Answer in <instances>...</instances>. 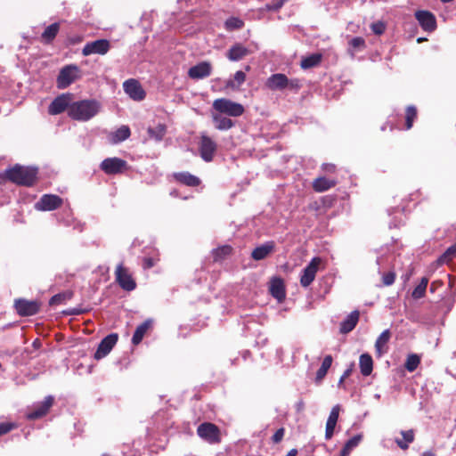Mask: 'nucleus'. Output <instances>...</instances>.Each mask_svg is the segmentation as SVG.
I'll return each mask as SVG.
<instances>
[{"instance_id": "49530a36", "label": "nucleus", "mask_w": 456, "mask_h": 456, "mask_svg": "<svg viewBox=\"0 0 456 456\" xmlns=\"http://www.w3.org/2000/svg\"><path fill=\"white\" fill-rule=\"evenodd\" d=\"M232 252V248L230 246H223L221 248H216L213 251L214 257L216 260L223 257L224 256L229 255Z\"/></svg>"}, {"instance_id": "79ce46f5", "label": "nucleus", "mask_w": 456, "mask_h": 456, "mask_svg": "<svg viewBox=\"0 0 456 456\" xmlns=\"http://www.w3.org/2000/svg\"><path fill=\"white\" fill-rule=\"evenodd\" d=\"M339 411H340L339 404H336L335 406H333L330 412V415L328 417L326 425H330V426L336 427L338 419V416H339Z\"/></svg>"}, {"instance_id": "ea45409f", "label": "nucleus", "mask_w": 456, "mask_h": 456, "mask_svg": "<svg viewBox=\"0 0 456 456\" xmlns=\"http://www.w3.org/2000/svg\"><path fill=\"white\" fill-rule=\"evenodd\" d=\"M417 117V110L414 106H408L406 109L405 115V126L406 129H410L412 126L413 121Z\"/></svg>"}, {"instance_id": "2f4dec72", "label": "nucleus", "mask_w": 456, "mask_h": 456, "mask_svg": "<svg viewBox=\"0 0 456 456\" xmlns=\"http://www.w3.org/2000/svg\"><path fill=\"white\" fill-rule=\"evenodd\" d=\"M390 338V331L389 330H385L381 332V334L378 337L375 342V350L379 357H380L384 353V347L387 344Z\"/></svg>"}, {"instance_id": "4be33fe9", "label": "nucleus", "mask_w": 456, "mask_h": 456, "mask_svg": "<svg viewBox=\"0 0 456 456\" xmlns=\"http://www.w3.org/2000/svg\"><path fill=\"white\" fill-rule=\"evenodd\" d=\"M359 316H360V313L358 310H354V311L351 312L344 319V321L340 323V328H339L340 333L346 334V333L352 331L355 328V326L359 321Z\"/></svg>"}, {"instance_id": "f8f14e48", "label": "nucleus", "mask_w": 456, "mask_h": 456, "mask_svg": "<svg viewBox=\"0 0 456 456\" xmlns=\"http://www.w3.org/2000/svg\"><path fill=\"white\" fill-rule=\"evenodd\" d=\"M73 102V95L71 94H62L51 102L48 107V112L51 115H58L63 112L67 108L69 109Z\"/></svg>"}, {"instance_id": "de8ad7c7", "label": "nucleus", "mask_w": 456, "mask_h": 456, "mask_svg": "<svg viewBox=\"0 0 456 456\" xmlns=\"http://www.w3.org/2000/svg\"><path fill=\"white\" fill-rule=\"evenodd\" d=\"M285 1L286 0H273L271 3L266 4V10L277 12L283 6Z\"/></svg>"}, {"instance_id": "4468645a", "label": "nucleus", "mask_w": 456, "mask_h": 456, "mask_svg": "<svg viewBox=\"0 0 456 456\" xmlns=\"http://www.w3.org/2000/svg\"><path fill=\"white\" fill-rule=\"evenodd\" d=\"M118 336L116 333H111L106 336L99 344L96 352L94 353V359L100 360L104 358L110 354L114 346L118 342Z\"/></svg>"}, {"instance_id": "864d4df0", "label": "nucleus", "mask_w": 456, "mask_h": 456, "mask_svg": "<svg viewBox=\"0 0 456 456\" xmlns=\"http://www.w3.org/2000/svg\"><path fill=\"white\" fill-rule=\"evenodd\" d=\"M284 436V429L279 428L273 436L272 440L273 443H279L282 440Z\"/></svg>"}, {"instance_id": "2eb2a0df", "label": "nucleus", "mask_w": 456, "mask_h": 456, "mask_svg": "<svg viewBox=\"0 0 456 456\" xmlns=\"http://www.w3.org/2000/svg\"><path fill=\"white\" fill-rule=\"evenodd\" d=\"M415 18L424 31L432 32L436 29V20L432 12L419 10L415 12Z\"/></svg>"}, {"instance_id": "c85d7f7f", "label": "nucleus", "mask_w": 456, "mask_h": 456, "mask_svg": "<svg viewBox=\"0 0 456 456\" xmlns=\"http://www.w3.org/2000/svg\"><path fill=\"white\" fill-rule=\"evenodd\" d=\"M359 368L362 376H370L373 370V360L370 354L364 353L359 357Z\"/></svg>"}, {"instance_id": "393cba45", "label": "nucleus", "mask_w": 456, "mask_h": 456, "mask_svg": "<svg viewBox=\"0 0 456 456\" xmlns=\"http://www.w3.org/2000/svg\"><path fill=\"white\" fill-rule=\"evenodd\" d=\"M175 179L186 186L196 187L201 183L200 179L189 172H178L174 174Z\"/></svg>"}, {"instance_id": "cd10ccee", "label": "nucleus", "mask_w": 456, "mask_h": 456, "mask_svg": "<svg viewBox=\"0 0 456 456\" xmlns=\"http://www.w3.org/2000/svg\"><path fill=\"white\" fill-rule=\"evenodd\" d=\"M167 127L165 124L159 123L155 126H149L147 128V134L150 139L155 141L156 142H160L166 134Z\"/></svg>"}, {"instance_id": "0eeeda50", "label": "nucleus", "mask_w": 456, "mask_h": 456, "mask_svg": "<svg viewBox=\"0 0 456 456\" xmlns=\"http://www.w3.org/2000/svg\"><path fill=\"white\" fill-rule=\"evenodd\" d=\"M116 281L126 291H132L136 288V283L133 279L128 269L124 267L123 264L118 265L116 271Z\"/></svg>"}, {"instance_id": "20e7f679", "label": "nucleus", "mask_w": 456, "mask_h": 456, "mask_svg": "<svg viewBox=\"0 0 456 456\" xmlns=\"http://www.w3.org/2000/svg\"><path fill=\"white\" fill-rule=\"evenodd\" d=\"M79 77V69L76 65L63 67L57 77V87L64 89L72 84Z\"/></svg>"}, {"instance_id": "dca6fc26", "label": "nucleus", "mask_w": 456, "mask_h": 456, "mask_svg": "<svg viewBox=\"0 0 456 456\" xmlns=\"http://www.w3.org/2000/svg\"><path fill=\"white\" fill-rule=\"evenodd\" d=\"M391 256H379L376 259V264L379 266L378 272L382 274V281L385 286H391L394 284L395 281V273L394 271H389L387 273H382V270L386 268L387 263L391 261Z\"/></svg>"}, {"instance_id": "6ab92c4d", "label": "nucleus", "mask_w": 456, "mask_h": 456, "mask_svg": "<svg viewBox=\"0 0 456 456\" xmlns=\"http://www.w3.org/2000/svg\"><path fill=\"white\" fill-rule=\"evenodd\" d=\"M269 290L278 302H282L286 297L284 283L281 278L274 277L272 279Z\"/></svg>"}, {"instance_id": "774afa93", "label": "nucleus", "mask_w": 456, "mask_h": 456, "mask_svg": "<svg viewBox=\"0 0 456 456\" xmlns=\"http://www.w3.org/2000/svg\"><path fill=\"white\" fill-rule=\"evenodd\" d=\"M102 456H110V455L108 453H103Z\"/></svg>"}, {"instance_id": "39448f33", "label": "nucleus", "mask_w": 456, "mask_h": 456, "mask_svg": "<svg viewBox=\"0 0 456 456\" xmlns=\"http://www.w3.org/2000/svg\"><path fill=\"white\" fill-rule=\"evenodd\" d=\"M321 263V257H313L309 264L302 270L300 276V284L302 287L307 288L314 281Z\"/></svg>"}, {"instance_id": "b1692460", "label": "nucleus", "mask_w": 456, "mask_h": 456, "mask_svg": "<svg viewBox=\"0 0 456 456\" xmlns=\"http://www.w3.org/2000/svg\"><path fill=\"white\" fill-rule=\"evenodd\" d=\"M69 116L76 120H86V101L72 102L68 109Z\"/></svg>"}, {"instance_id": "a878e982", "label": "nucleus", "mask_w": 456, "mask_h": 456, "mask_svg": "<svg viewBox=\"0 0 456 456\" xmlns=\"http://www.w3.org/2000/svg\"><path fill=\"white\" fill-rule=\"evenodd\" d=\"M400 435L402 438H395V443L401 450H407L410 444L415 439V432L413 429L401 430Z\"/></svg>"}, {"instance_id": "c756f323", "label": "nucleus", "mask_w": 456, "mask_h": 456, "mask_svg": "<svg viewBox=\"0 0 456 456\" xmlns=\"http://www.w3.org/2000/svg\"><path fill=\"white\" fill-rule=\"evenodd\" d=\"M60 30V23L54 22L45 28L41 35V40L44 44H50L55 38Z\"/></svg>"}, {"instance_id": "5fc2aeb1", "label": "nucleus", "mask_w": 456, "mask_h": 456, "mask_svg": "<svg viewBox=\"0 0 456 456\" xmlns=\"http://www.w3.org/2000/svg\"><path fill=\"white\" fill-rule=\"evenodd\" d=\"M13 428L11 423H0V436L10 432Z\"/></svg>"}, {"instance_id": "5701e85b", "label": "nucleus", "mask_w": 456, "mask_h": 456, "mask_svg": "<svg viewBox=\"0 0 456 456\" xmlns=\"http://www.w3.org/2000/svg\"><path fill=\"white\" fill-rule=\"evenodd\" d=\"M131 134L130 128L127 126H121L108 135V140L111 144H118L126 141Z\"/></svg>"}, {"instance_id": "9b49d317", "label": "nucleus", "mask_w": 456, "mask_h": 456, "mask_svg": "<svg viewBox=\"0 0 456 456\" xmlns=\"http://www.w3.org/2000/svg\"><path fill=\"white\" fill-rule=\"evenodd\" d=\"M14 308L20 316H32L38 313L40 305L37 300L19 298L14 301Z\"/></svg>"}, {"instance_id": "3c124183", "label": "nucleus", "mask_w": 456, "mask_h": 456, "mask_svg": "<svg viewBox=\"0 0 456 456\" xmlns=\"http://www.w3.org/2000/svg\"><path fill=\"white\" fill-rule=\"evenodd\" d=\"M70 356H71V361L74 362L73 367H74L75 370L77 372V374L82 375L83 374V369H84V362H83V361H81V362H79V361L75 362V353L74 352H72L70 354Z\"/></svg>"}, {"instance_id": "37998d69", "label": "nucleus", "mask_w": 456, "mask_h": 456, "mask_svg": "<svg viewBox=\"0 0 456 456\" xmlns=\"http://www.w3.org/2000/svg\"><path fill=\"white\" fill-rule=\"evenodd\" d=\"M245 80L246 74L241 70H238L233 76V81H230L228 86L231 87H239L245 82Z\"/></svg>"}, {"instance_id": "473e14b6", "label": "nucleus", "mask_w": 456, "mask_h": 456, "mask_svg": "<svg viewBox=\"0 0 456 456\" xmlns=\"http://www.w3.org/2000/svg\"><path fill=\"white\" fill-rule=\"evenodd\" d=\"M334 185L335 182L326 177H318L313 182V187L318 192L325 191Z\"/></svg>"}, {"instance_id": "c03bdc74", "label": "nucleus", "mask_w": 456, "mask_h": 456, "mask_svg": "<svg viewBox=\"0 0 456 456\" xmlns=\"http://www.w3.org/2000/svg\"><path fill=\"white\" fill-rule=\"evenodd\" d=\"M47 412L48 411H45V407L43 406L42 403H40L35 408V410H33L28 414V417L30 419H36L45 416Z\"/></svg>"}, {"instance_id": "4d7b16f0", "label": "nucleus", "mask_w": 456, "mask_h": 456, "mask_svg": "<svg viewBox=\"0 0 456 456\" xmlns=\"http://www.w3.org/2000/svg\"><path fill=\"white\" fill-rule=\"evenodd\" d=\"M54 398L52 395H48L45 398V400L41 403L45 407V411H49L51 406L53 405Z\"/></svg>"}, {"instance_id": "a18cd8bd", "label": "nucleus", "mask_w": 456, "mask_h": 456, "mask_svg": "<svg viewBox=\"0 0 456 456\" xmlns=\"http://www.w3.org/2000/svg\"><path fill=\"white\" fill-rule=\"evenodd\" d=\"M225 26L229 29H238L243 26V21L239 18H229L225 21Z\"/></svg>"}, {"instance_id": "09e8293b", "label": "nucleus", "mask_w": 456, "mask_h": 456, "mask_svg": "<svg viewBox=\"0 0 456 456\" xmlns=\"http://www.w3.org/2000/svg\"><path fill=\"white\" fill-rule=\"evenodd\" d=\"M349 45L354 49L364 48L365 40L361 37H355L350 40Z\"/></svg>"}, {"instance_id": "052dcab7", "label": "nucleus", "mask_w": 456, "mask_h": 456, "mask_svg": "<svg viewBox=\"0 0 456 456\" xmlns=\"http://www.w3.org/2000/svg\"><path fill=\"white\" fill-rule=\"evenodd\" d=\"M351 373H352V367H349L348 369H346L344 371L343 375L340 377V379L338 380V386H340L344 382L345 379L349 377L351 375Z\"/></svg>"}, {"instance_id": "f3484780", "label": "nucleus", "mask_w": 456, "mask_h": 456, "mask_svg": "<svg viewBox=\"0 0 456 456\" xmlns=\"http://www.w3.org/2000/svg\"><path fill=\"white\" fill-rule=\"evenodd\" d=\"M110 49V43L107 39H96L87 42V55H104Z\"/></svg>"}, {"instance_id": "6e6552de", "label": "nucleus", "mask_w": 456, "mask_h": 456, "mask_svg": "<svg viewBox=\"0 0 456 456\" xmlns=\"http://www.w3.org/2000/svg\"><path fill=\"white\" fill-rule=\"evenodd\" d=\"M63 203V200L55 194H44L39 200L35 203V209L37 211H53L59 208Z\"/></svg>"}, {"instance_id": "680f3d73", "label": "nucleus", "mask_w": 456, "mask_h": 456, "mask_svg": "<svg viewBox=\"0 0 456 456\" xmlns=\"http://www.w3.org/2000/svg\"><path fill=\"white\" fill-rule=\"evenodd\" d=\"M323 168L327 172H333L335 170V166L332 164H325Z\"/></svg>"}, {"instance_id": "a19ab883", "label": "nucleus", "mask_w": 456, "mask_h": 456, "mask_svg": "<svg viewBox=\"0 0 456 456\" xmlns=\"http://www.w3.org/2000/svg\"><path fill=\"white\" fill-rule=\"evenodd\" d=\"M419 362L420 359L417 354H410L406 359L404 366L408 371L412 372L418 368Z\"/></svg>"}, {"instance_id": "603ef678", "label": "nucleus", "mask_w": 456, "mask_h": 456, "mask_svg": "<svg viewBox=\"0 0 456 456\" xmlns=\"http://www.w3.org/2000/svg\"><path fill=\"white\" fill-rule=\"evenodd\" d=\"M65 298H66V294H57V295H54L53 297H52L49 303L51 305H60L62 303V301Z\"/></svg>"}, {"instance_id": "7ed1b4c3", "label": "nucleus", "mask_w": 456, "mask_h": 456, "mask_svg": "<svg viewBox=\"0 0 456 456\" xmlns=\"http://www.w3.org/2000/svg\"><path fill=\"white\" fill-rule=\"evenodd\" d=\"M213 108L220 113L231 117H240L244 113V107L226 98H219L214 101Z\"/></svg>"}, {"instance_id": "bb28decb", "label": "nucleus", "mask_w": 456, "mask_h": 456, "mask_svg": "<svg viewBox=\"0 0 456 456\" xmlns=\"http://www.w3.org/2000/svg\"><path fill=\"white\" fill-rule=\"evenodd\" d=\"M151 319H147L142 323L138 325L132 337V343L134 345H139L142 342L144 335L147 333V331L151 329Z\"/></svg>"}, {"instance_id": "72a5a7b5", "label": "nucleus", "mask_w": 456, "mask_h": 456, "mask_svg": "<svg viewBox=\"0 0 456 456\" xmlns=\"http://www.w3.org/2000/svg\"><path fill=\"white\" fill-rule=\"evenodd\" d=\"M332 356L330 354L326 355L322 362L321 367L318 369L316 372L315 381L321 382L324 377L326 376L329 369L332 364Z\"/></svg>"}, {"instance_id": "e2e57ef3", "label": "nucleus", "mask_w": 456, "mask_h": 456, "mask_svg": "<svg viewBox=\"0 0 456 456\" xmlns=\"http://www.w3.org/2000/svg\"><path fill=\"white\" fill-rule=\"evenodd\" d=\"M297 454V449H291L286 456H296Z\"/></svg>"}, {"instance_id": "0e129e2a", "label": "nucleus", "mask_w": 456, "mask_h": 456, "mask_svg": "<svg viewBox=\"0 0 456 456\" xmlns=\"http://www.w3.org/2000/svg\"><path fill=\"white\" fill-rule=\"evenodd\" d=\"M422 456H436L432 452L427 451L422 453Z\"/></svg>"}, {"instance_id": "13d9d810", "label": "nucleus", "mask_w": 456, "mask_h": 456, "mask_svg": "<svg viewBox=\"0 0 456 456\" xmlns=\"http://www.w3.org/2000/svg\"><path fill=\"white\" fill-rule=\"evenodd\" d=\"M154 265H155L154 259L151 257H144L142 260V267L144 269H150L152 266H154Z\"/></svg>"}, {"instance_id": "423d86ee", "label": "nucleus", "mask_w": 456, "mask_h": 456, "mask_svg": "<svg viewBox=\"0 0 456 456\" xmlns=\"http://www.w3.org/2000/svg\"><path fill=\"white\" fill-rule=\"evenodd\" d=\"M198 436L209 444H216L220 442L219 428L213 423H201L197 428Z\"/></svg>"}, {"instance_id": "338daca9", "label": "nucleus", "mask_w": 456, "mask_h": 456, "mask_svg": "<svg viewBox=\"0 0 456 456\" xmlns=\"http://www.w3.org/2000/svg\"><path fill=\"white\" fill-rule=\"evenodd\" d=\"M424 40H426V38H424V37H419V38H418V39H417V41H418L419 43H420V42H422V41H424Z\"/></svg>"}, {"instance_id": "4c0bfd02", "label": "nucleus", "mask_w": 456, "mask_h": 456, "mask_svg": "<svg viewBox=\"0 0 456 456\" xmlns=\"http://www.w3.org/2000/svg\"><path fill=\"white\" fill-rule=\"evenodd\" d=\"M456 257V242L450 246L445 252L438 258L440 264H447Z\"/></svg>"}, {"instance_id": "bf43d9fd", "label": "nucleus", "mask_w": 456, "mask_h": 456, "mask_svg": "<svg viewBox=\"0 0 456 456\" xmlns=\"http://www.w3.org/2000/svg\"><path fill=\"white\" fill-rule=\"evenodd\" d=\"M335 428L336 427H334V426L326 425L325 438L327 440H330L333 436Z\"/></svg>"}, {"instance_id": "69168bd1", "label": "nucleus", "mask_w": 456, "mask_h": 456, "mask_svg": "<svg viewBox=\"0 0 456 456\" xmlns=\"http://www.w3.org/2000/svg\"><path fill=\"white\" fill-rule=\"evenodd\" d=\"M398 226H399V224H395V223H392V222H391V223H389V227H390V228H393V227H394V228H396V227H398Z\"/></svg>"}, {"instance_id": "a211bd4d", "label": "nucleus", "mask_w": 456, "mask_h": 456, "mask_svg": "<svg viewBox=\"0 0 456 456\" xmlns=\"http://www.w3.org/2000/svg\"><path fill=\"white\" fill-rule=\"evenodd\" d=\"M211 74V65L209 62L202 61L191 67L188 70V76L192 79H202Z\"/></svg>"}, {"instance_id": "e433bc0d", "label": "nucleus", "mask_w": 456, "mask_h": 456, "mask_svg": "<svg viewBox=\"0 0 456 456\" xmlns=\"http://www.w3.org/2000/svg\"><path fill=\"white\" fill-rule=\"evenodd\" d=\"M428 284V279L427 277H423L420 280V282L413 289V291L411 293L412 298H414V299L422 298L426 294Z\"/></svg>"}, {"instance_id": "f03ea898", "label": "nucleus", "mask_w": 456, "mask_h": 456, "mask_svg": "<svg viewBox=\"0 0 456 456\" xmlns=\"http://www.w3.org/2000/svg\"><path fill=\"white\" fill-rule=\"evenodd\" d=\"M265 86L271 91H283L285 89L297 90L300 88L298 79H289L285 74L275 73L265 81Z\"/></svg>"}, {"instance_id": "c9c22d12", "label": "nucleus", "mask_w": 456, "mask_h": 456, "mask_svg": "<svg viewBox=\"0 0 456 456\" xmlns=\"http://www.w3.org/2000/svg\"><path fill=\"white\" fill-rule=\"evenodd\" d=\"M362 440L361 435H356L351 437L349 440L346 441L345 445L343 446L340 456H349L350 452L358 446L359 443Z\"/></svg>"}, {"instance_id": "6e6d98bb", "label": "nucleus", "mask_w": 456, "mask_h": 456, "mask_svg": "<svg viewBox=\"0 0 456 456\" xmlns=\"http://www.w3.org/2000/svg\"><path fill=\"white\" fill-rule=\"evenodd\" d=\"M54 398L52 395H48L45 398V400L41 403L45 407V411H49L51 406L53 405Z\"/></svg>"}, {"instance_id": "ddd939ff", "label": "nucleus", "mask_w": 456, "mask_h": 456, "mask_svg": "<svg viewBox=\"0 0 456 456\" xmlns=\"http://www.w3.org/2000/svg\"><path fill=\"white\" fill-rule=\"evenodd\" d=\"M124 92L134 101H142L145 96V91L142 87L141 84L134 78L126 80L123 83Z\"/></svg>"}, {"instance_id": "f257e3e1", "label": "nucleus", "mask_w": 456, "mask_h": 456, "mask_svg": "<svg viewBox=\"0 0 456 456\" xmlns=\"http://www.w3.org/2000/svg\"><path fill=\"white\" fill-rule=\"evenodd\" d=\"M37 175V168L16 165L6 171L7 178L20 185L31 186Z\"/></svg>"}, {"instance_id": "58836bf2", "label": "nucleus", "mask_w": 456, "mask_h": 456, "mask_svg": "<svg viewBox=\"0 0 456 456\" xmlns=\"http://www.w3.org/2000/svg\"><path fill=\"white\" fill-rule=\"evenodd\" d=\"M102 109L101 103L96 100H87V120L97 115Z\"/></svg>"}, {"instance_id": "f704fd0d", "label": "nucleus", "mask_w": 456, "mask_h": 456, "mask_svg": "<svg viewBox=\"0 0 456 456\" xmlns=\"http://www.w3.org/2000/svg\"><path fill=\"white\" fill-rule=\"evenodd\" d=\"M322 61L321 53H313L302 59L300 66L303 69H308L320 64Z\"/></svg>"}, {"instance_id": "8fccbe9b", "label": "nucleus", "mask_w": 456, "mask_h": 456, "mask_svg": "<svg viewBox=\"0 0 456 456\" xmlns=\"http://www.w3.org/2000/svg\"><path fill=\"white\" fill-rule=\"evenodd\" d=\"M371 30L376 35H381L386 29V26L382 21L374 22L370 26Z\"/></svg>"}, {"instance_id": "7c9ffc66", "label": "nucleus", "mask_w": 456, "mask_h": 456, "mask_svg": "<svg viewBox=\"0 0 456 456\" xmlns=\"http://www.w3.org/2000/svg\"><path fill=\"white\" fill-rule=\"evenodd\" d=\"M213 121L216 128L222 131L229 130L235 125L231 118L218 114L213 116Z\"/></svg>"}, {"instance_id": "1a4fd4ad", "label": "nucleus", "mask_w": 456, "mask_h": 456, "mask_svg": "<svg viewBox=\"0 0 456 456\" xmlns=\"http://www.w3.org/2000/svg\"><path fill=\"white\" fill-rule=\"evenodd\" d=\"M217 149L216 142L206 134L200 137L199 151L201 159L205 162H211Z\"/></svg>"}, {"instance_id": "412c9836", "label": "nucleus", "mask_w": 456, "mask_h": 456, "mask_svg": "<svg viewBox=\"0 0 456 456\" xmlns=\"http://www.w3.org/2000/svg\"><path fill=\"white\" fill-rule=\"evenodd\" d=\"M250 51L240 43L234 44L228 50L226 57L231 61H239L248 56Z\"/></svg>"}, {"instance_id": "9d476101", "label": "nucleus", "mask_w": 456, "mask_h": 456, "mask_svg": "<svg viewBox=\"0 0 456 456\" xmlns=\"http://www.w3.org/2000/svg\"><path fill=\"white\" fill-rule=\"evenodd\" d=\"M101 169L107 175L120 174L127 167V162L120 158L113 157L103 159Z\"/></svg>"}, {"instance_id": "aec40b11", "label": "nucleus", "mask_w": 456, "mask_h": 456, "mask_svg": "<svg viewBox=\"0 0 456 456\" xmlns=\"http://www.w3.org/2000/svg\"><path fill=\"white\" fill-rule=\"evenodd\" d=\"M275 248V243L273 240H269L265 242L264 244H261L260 246H257L251 253V257L256 260H263L269 254H271Z\"/></svg>"}]
</instances>
